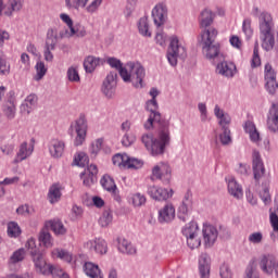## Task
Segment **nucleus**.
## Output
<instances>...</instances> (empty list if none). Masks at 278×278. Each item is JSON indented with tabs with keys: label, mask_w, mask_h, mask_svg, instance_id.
<instances>
[{
	"label": "nucleus",
	"mask_w": 278,
	"mask_h": 278,
	"mask_svg": "<svg viewBox=\"0 0 278 278\" xmlns=\"http://www.w3.org/2000/svg\"><path fill=\"white\" fill-rule=\"evenodd\" d=\"M267 128L273 134L278 131V103H273L267 114Z\"/></svg>",
	"instance_id": "obj_20"
},
{
	"label": "nucleus",
	"mask_w": 278,
	"mask_h": 278,
	"mask_svg": "<svg viewBox=\"0 0 278 278\" xmlns=\"http://www.w3.org/2000/svg\"><path fill=\"white\" fill-rule=\"evenodd\" d=\"M39 242L46 247V249H51L53 247V238L47 229H42L39 233Z\"/></svg>",
	"instance_id": "obj_41"
},
{
	"label": "nucleus",
	"mask_w": 278,
	"mask_h": 278,
	"mask_svg": "<svg viewBox=\"0 0 278 278\" xmlns=\"http://www.w3.org/2000/svg\"><path fill=\"white\" fill-rule=\"evenodd\" d=\"M88 4V0H65V5L70 10H79V8H84Z\"/></svg>",
	"instance_id": "obj_53"
},
{
	"label": "nucleus",
	"mask_w": 278,
	"mask_h": 278,
	"mask_svg": "<svg viewBox=\"0 0 278 278\" xmlns=\"http://www.w3.org/2000/svg\"><path fill=\"white\" fill-rule=\"evenodd\" d=\"M106 64L111 66V68H115V71H118L119 77L122 71H125V66H123V62L116 58H108L106 59Z\"/></svg>",
	"instance_id": "obj_49"
},
{
	"label": "nucleus",
	"mask_w": 278,
	"mask_h": 278,
	"mask_svg": "<svg viewBox=\"0 0 278 278\" xmlns=\"http://www.w3.org/2000/svg\"><path fill=\"white\" fill-rule=\"evenodd\" d=\"M214 12L210 9H204L199 17L200 27L203 29L201 31L200 45L206 60H216L220 55V45L216 42L218 30L210 27L214 23Z\"/></svg>",
	"instance_id": "obj_2"
},
{
	"label": "nucleus",
	"mask_w": 278,
	"mask_h": 278,
	"mask_svg": "<svg viewBox=\"0 0 278 278\" xmlns=\"http://www.w3.org/2000/svg\"><path fill=\"white\" fill-rule=\"evenodd\" d=\"M137 27L141 36H144V38H151V28L149 26V17L147 16L141 17L138 21Z\"/></svg>",
	"instance_id": "obj_33"
},
{
	"label": "nucleus",
	"mask_w": 278,
	"mask_h": 278,
	"mask_svg": "<svg viewBox=\"0 0 278 278\" xmlns=\"http://www.w3.org/2000/svg\"><path fill=\"white\" fill-rule=\"evenodd\" d=\"M52 257H59V260L67 262V264H71V262H73V254H71L66 250L54 249L52 251Z\"/></svg>",
	"instance_id": "obj_42"
},
{
	"label": "nucleus",
	"mask_w": 278,
	"mask_h": 278,
	"mask_svg": "<svg viewBox=\"0 0 278 278\" xmlns=\"http://www.w3.org/2000/svg\"><path fill=\"white\" fill-rule=\"evenodd\" d=\"M67 79L74 84H79L81 78L79 77V71L75 66H71L67 68Z\"/></svg>",
	"instance_id": "obj_48"
},
{
	"label": "nucleus",
	"mask_w": 278,
	"mask_h": 278,
	"mask_svg": "<svg viewBox=\"0 0 278 278\" xmlns=\"http://www.w3.org/2000/svg\"><path fill=\"white\" fill-rule=\"evenodd\" d=\"M74 130L76 134L74 144L75 147H81L86 141V131H88V124H86V119L80 117L76 124L74 125Z\"/></svg>",
	"instance_id": "obj_14"
},
{
	"label": "nucleus",
	"mask_w": 278,
	"mask_h": 278,
	"mask_svg": "<svg viewBox=\"0 0 278 278\" xmlns=\"http://www.w3.org/2000/svg\"><path fill=\"white\" fill-rule=\"evenodd\" d=\"M265 88L269 94H275L278 89L277 79L276 80H265Z\"/></svg>",
	"instance_id": "obj_63"
},
{
	"label": "nucleus",
	"mask_w": 278,
	"mask_h": 278,
	"mask_svg": "<svg viewBox=\"0 0 278 278\" xmlns=\"http://www.w3.org/2000/svg\"><path fill=\"white\" fill-rule=\"evenodd\" d=\"M187 55L188 53L186 51V46L179 41L177 36H172L166 54L167 62L170 64V66H176L178 60H186Z\"/></svg>",
	"instance_id": "obj_5"
},
{
	"label": "nucleus",
	"mask_w": 278,
	"mask_h": 278,
	"mask_svg": "<svg viewBox=\"0 0 278 278\" xmlns=\"http://www.w3.org/2000/svg\"><path fill=\"white\" fill-rule=\"evenodd\" d=\"M10 74V64L8 60L0 58V75H9Z\"/></svg>",
	"instance_id": "obj_64"
},
{
	"label": "nucleus",
	"mask_w": 278,
	"mask_h": 278,
	"mask_svg": "<svg viewBox=\"0 0 278 278\" xmlns=\"http://www.w3.org/2000/svg\"><path fill=\"white\" fill-rule=\"evenodd\" d=\"M84 271H85V275H87V277L103 278V273H101V268H99V265L92 262H86L84 264Z\"/></svg>",
	"instance_id": "obj_28"
},
{
	"label": "nucleus",
	"mask_w": 278,
	"mask_h": 278,
	"mask_svg": "<svg viewBox=\"0 0 278 278\" xmlns=\"http://www.w3.org/2000/svg\"><path fill=\"white\" fill-rule=\"evenodd\" d=\"M219 277L220 278H233V271L231 270V267L227 263H223L219 266Z\"/></svg>",
	"instance_id": "obj_54"
},
{
	"label": "nucleus",
	"mask_w": 278,
	"mask_h": 278,
	"mask_svg": "<svg viewBox=\"0 0 278 278\" xmlns=\"http://www.w3.org/2000/svg\"><path fill=\"white\" fill-rule=\"evenodd\" d=\"M248 242H250V244H262V242H264V233H262V231H254L250 233Z\"/></svg>",
	"instance_id": "obj_52"
},
{
	"label": "nucleus",
	"mask_w": 278,
	"mask_h": 278,
	"mask_svg": "<svg viewBox=\"0 0 278 278\" xmlns=\"http://www.w3.org/2000/svg\"><path fill=\"white\" fill-rule=\"evenodd\" d=\"M114 166L118 168H127V162H129V155L127 154H115L112 159Z\"/></svg>",
	"instance_id": "obj_45"
},
{
	"label": "nucleus",
	"mask_w": 278,
	"mask_h": 278,
	"mask_svg": "<svg viewBox=\"0 0 278 278\" xmlns=\"http://www.w3.org/2000/svg\"><path fill=\"white\" fill-rule=\"evenodd\" d=\"M153 23L156 29L164 27L166 18H168V8L164 3H159L152 9Z\"/></svg>",
	"instance_id": "obj_10"
},
{
	"label": "nucleus",
	"mask_w": 278,
	"mask_h": 278,
	"mask_svg": "<svg viewBox=\"0 0 278 278\" xmlns=\"http://www.w3.org/2000/svg\"><path fill=\"white\" fill-rule=\"evenodd\" d=\"M173 220H175V205L167 203L159 211V222L173 223Z\"/></svg>",
	"instance_id": "obj_23"
},
{
	"label": "nucleus",
	"mask_w": 278,
	"mask_h": 278,
	"mask_svg": "<svg viewBox=\"0 0 278 278\" xmlns=\"http://www.w3.org/2000/svg\"><path fill=\"white\" fill-rule=\"evenodd\" d=\"M252 164L254 179L255 181H260L264 177V174L266 173V168H264V162H262V156L260 155V152H253Z\"/></svg>",
	"instance_id": "obj_19"
},
{
	"label": "nucleus",
	"mask_w": 278,
	"mask_h": 278,
	"mask_svg": "<svg viewBox=\"0 0 278 278\" xmlns=\"http://www.w3.org/2000/svg\"><path fill=\"white\" fill-rule=\"evenodd\" d=\"M244 278H260V271H257V267L254 262L248 265Z\"/></svg>",
	"instance_id": "obj_56"
},
{
	"label": "nucleus",
	"mask_w": 278,
	"mask_h": 278,
	"mask_svg": "<svg viewBox=\"0 0 278 278\" xmlns=\"http://www.w3.org/2000/svg\"><path fill=\"white\" fill-rule=\"evenodd\" d=\"M136 5H138V0H127L126 1V7L124 10V16L126 18L131 17V14L136 12Z\"/></svg>",
	"instance_id": "obj_50"
},
{
	"label": "nucleus",
	"mask_w": 278,
	"mask_h": 278,
	"mask_svg": "<svg viewBox=\"0 0 278 278\" xmlns=\"http://www.w3.org/2000/svg\"><path fill=\"white\" fill-rule=\"evenodd\" d=\"M98 173L99 169L97 168V165H89L86 169V175H88V177L84 178V186H90L91 184H94L97 181Z\"/></svg>",
	"instance_id": "obj_34"
},
{
	"label": "nucleus",
	"mask_w": 278,
	"mask_h": 278,
	"mask_svg": "<svg viewBox=\"0 0 278 278\" xmlns=\"http://www.w3.org/2000/svg\"><path fill=\"white\" fill-rule=\"evenodd\" d=\"M48 225L56 236H64V233H66V228L64 227V224H62L60 219H52L48 222Z\"/></svg>",
	"instance_id": "obj_39"
},
{
	"label": "nucleus",
	"mask_w": 278,
	"mask_h": 278,
	"mask_svg": "<svg viewBox=\"0 0 278 278\" xmlns=\"http://www.w3.org/2000/svg\"><path fill=\"white\" fill-rule=\"evenodd\" d=\"M216 73L229 79L236 75V64L229 61H222L216 66Z\"/></svg>",
	"instance_id": "obj_22"
},
{
	"label": "nucleus",
	"mask_w": 278,
	"mask_h": 278,
	"mask_svg": "<svg viewBox=\"0 0 278 278\" xmlns=\"http://www.w3.org/2000/svg\"><path fill=\"white\" fill-rule=\"evenodd\" d=\"M143 162L138 159H131L128 156V161L126 162V168H142Z\"/></svg>",
	"instance_id": "obj_62"
},
{
	"label": "nucleus",
	"mask_w": 278,
	"mask_h": 278,
	"mask_svg": "<svg viewBox=\"0 0 278 278\" xmlns=\"http://www.w3.org/2000/svg\"><path fill=\"white\" fill-rule=\"evenodd\" d=\"M37 103H38V97H36V94H29L21 105L22 114H31Z\"/></svg>",
	"instance_id": "obj_29"
},
{
	"label": "nucleus",
	"mask_w": 278,
	"mask_h": 278,
	"mask_svg": "<svg viewBox=\"0 0 278 278\" xmlns=\"http://www.w3.org/2000/svg\"><path fill=\"white\" fill-rule=\"evenodd\" d=\"M130 201L135 207H140V206L144 205V203H147V198L142 193H135L130 198Z\"/></svg>",
	"instance_id": "obj_55"
},
{
	"label": "nucleus",
	"mask_w": 278,
	"mask_h": 278,
	"mask_svg": "<svg viewBox=\"0 0 278 278\" xmlns=\"http://www.w3.org/2000/svg\"><path fill=\"white\" fill-rule=\"evenodd\" d=\"M136 142V134L134 132H126L122 138L123 147H131Z\"/></svg>",
	"instance_id": "obj_59"
},
{
	"label": "nucleus",
	"mask_w": 278,
	"mask_h": 278,
	"mask_svg": "<svg viewBox=\"0 0 278 278\" xmlns=\"http://www.w3.org/2000/svg\"><path fill=\"white\" fill-rule=\"evenodd\" d=\"M216 138H218L220 144L227 147L231 144V130L229 127H224L222 128V132L217 135Z\"/></svg>",
	"instance_id": "obj_40"
},
{
	"label": "nucleus",
	"mask_w": 278,
	"mask_h": 278,
	"mask_svg": "<svg viewBox=\"0 0 278 278\" xmlns=\"http://www.w3.org/2000/svg\"><path fill=\"white\" fill-rule=\"evenodd\" d=\"M58 29L55 28H50L47 31V37H46V42L45 46L46 47H58Z\"/></svg>",
	"instance_id": "obj_38"
},
{
	"label": "nucleus",
	"mask_w": 278,
	"mask_h": 278,
	"mask_svg": "<svg viewBox=\"0 0 278 278\" xmlns=\"http://www.w3.org/2000/svg\"><path fill=\"white\" fill-rule=\"evenodd\" d=\"M194 208V202L192 201V193L188 191L180 205L178 206V218L182 220V223H187L190 219V214H192V210Z\"/></svg>",
	"instance_id": "obj_7"
},
{
	"label": "nucleus",
	"mask_w": 278,
	"mask_h": 278,
	"mask_svg": "<svg viewBox=\"0 0 278 278\" xmlns=\"http://www.w3.org/2000/svg\"><path fill=\"white\" fill-rule=\"evenodd\" d=\"M118 74L116 72H110L102 83V94L106 97V99H112L116 92Z\"/></svg>",
	"instance_id": "obj_8"
},
{
	"label": "nucleus",
	"mask_w": 278,
	"mask_h": 278,
	"mask_svg": "<svg viewBox=\"0 0 278 278\" xmlns=\"http://www.w3.org/2000/svg\"><path fill=\"white\" fill-rule=\"evenodd\" d=\"M85 249L97 255H105L108 253V241L103 238H96L85 243Z\"/></svg>",
	"instance_id": "obj_13"
},
{
	"label": "nucleus",
	"mask_w": 278,
	"mask_h": 278,
	"mask_svg": "<svg viewBox=\"0 0 278 278\" xmlns=\"http://www.w3.org/2000/svg\"><path fill=\"white\" fill-rule=\"evenodd\" d=\"M170 177L172 169L168 163L161 162L152 168V178L160 179L163 184H170Z\"/></svg>",
	"instance_id": "obj_9"
},
{
	"label": "nucleus",
	"mask_w": 278,
	"mask_h": 278,
	"mask_svg": "<svg viewBox=\"0 0 278 278\" xmlns=\"http://www.w3.org/2000/svg\"><path fill=\"white\" fill-rule=\"evenodd\" d=\"M182 235L187 238L199 236V224L197 222H190L182 228Z\"/></svg>",
	"instance_id": "obj_37"
},
{
	"label": "nucleus",
	"mask_w": 278,
	"mask_h": 278,
	"mask_svg": "<svg viewBox=\"0 0 278 278\" xmlns=\"http://www.w3.org/2000/svg\"><path fill=\"white\" fill-rule=\"evenodd\" d=\"M243 129L245 134H249L251 142H254L255 144L262 142V137L260 136V130H257L255 123L252 121H247Z\"/></svg>",
	"instance_id": "obj_24"
},
{
	"label": "nucleus",
	"mask_w": 278,
	"mask_h": 278,
	"mask_svg": "<svg viewBox=\"0 0 278 278\" xmlns=\"http://www.w3.org/2000/svg\"><path fill=\"white\" fill-rule=\"evenodd\" d=\"M20 62H21V65H20L21 71H29L30 62H29L28 53H22Z\"/></svg>",
	"instance_id": "obj_61"
},
{
	"label": "nucleus",
	"mask_w": 278,
	"mask_h": 278,
	"mask_svg": "<svg viewBox=\"0 0 278 278\" xmlns=\"http://www.w3.org/2000/svg\"><path fill=\"white\" fill-rule=\"evenodd\" d=\"M62 199V185L54 184L50 187L48 192V201L50 203H58Z\"/></svg>",
	"instance_id": "obj_30"
},
{
	"label": "nucleus",
	"mask_w": 278,
	"mask_h": 278,
	"mask_svg": "<svg viewBox=\"0 0 278 278\" xmlns=\"http://www.w3.org/2000/svg\"><path fill=\"white\" fill-rule=\"evenodd\" d=\"M112 213L110 211H104L99 219V225H101V227H108L112 224Z\"/></svg>",
	"instance_id": "obj_58"
},
{
	"label": "nucleus",
	"mask_w": 278,
	"mask_h": 278,
	"mask_svg": "<svg viewBox=\"0 0 278 278\" xmlns=\"http://www.w3.org/2000/svg\"><path fill=\"white\" fill-rule=\"evenodd\" d=\"M36 75L34 77L35 81H40L42 77L47 75V66H45V62L39 61L36 63Z\"/></svg>",
	"instance_id": "obj_47"
},
{
	"label": "nucleus",
	"mask_w": 278,
	"mask_h": 278,
	"mask_svg": "<svg viewBox=\"0 0 278 278\" xmlns=\"http://www.w3.org/2000/svg\"><path fill=\"white\" fill-rule=\"evenodd\" d=\"M198 270L200 278H210L212 270V258L207 253H202L198 261Z\"/></svg>",
	"instance_id": "obj_15"
},
{
	"label": "nucleus",
	"mask_w": 278,
	"mask_h": 278,
	"mask_svg": "<svg viewBox=\"0 0 278 278\" xmlns=\"http://www.w3.org/2000/svg\"><path fill=\"white\" fill-rule=\"evenodd\" d=\"M105 62L101 58H97L94 55H89L84 61V68L86 73H94L97 70V66H101Z\"/></svg>",
	"instance_id": "obj_25"
},
{
	"label": "nucleus",
	"mask_w": 278,
	"mask_h": 278,
	"mask_svg": "<svg viewBox=\"0 0 278 278\" xmlns=\"http://www.w3.org/2000/svg\"><path fill=\"white\" fill-rule=\"evenodd\" d=\"M214 115L218 119V125L222 128L229 127L231 123V116H229L218 104L214 108Z\"/></svg>",
	"instance_id": "obj_26"
},
{
	"label": "nucleus",
	"mask_w": 278,
	"mask_h": 278,
	"mask_svg": "<svg viewBox=\"0 0 278 278\" xmlns=\"http://www.w3.org/2000/svg\"><path fill=\"white\" fill-rule=\"evenodd\" d=\"M35 268L41 275H52L53 278H70L68 274L64 273V270L60 267H55L47 261L40 260V255L35 257Z\"/></svg>",
	"instance_id": "obj_6"
},
{
	"label": "nucleus",
	"mask_w": 278,
	"mask_h": 278,
	"mask_svg": "<svg viewBox=\"0 0 278 278\" xmlns=\"http://www.w3.org/2000/svg\"><path fill=\"white\" fill-rule=\"evenodd\" d=\"M25 247L28 251H30V255L33 257V262L35 265H36V257H38V255L40 256V260L45 262V256L42 255V252H40V250L36 248V239L34 238L28 239Z\"/></svg>",
	"instance_id": "obj_31"
},
{
	"label": "nucleus",
	"mask_w": 278,
	"mask_h": 278,
	"mask_svg": "<svg viewBox=\"0 0 278 278\" xmlns=\"http://www.w3.org/2000/svg\"><path fill=\"white\" fill-rule=\"evenodd\" d=\"M66 148V143L60 139H51L48 149L51 157L55 160L62 157L64 155V149Z\"/></svg>",
	"instance_id": "obj_21"
},
{
	"label": "nucleus",
	"mask_w": 278,
	"mask_h": 278,
	"mask_svg": "<svg viewBox=\"0 0 278 278\" xmlns=\"http://www.w3.org/2000/svg\"><path fill=\"white\" fill-rule=\"evenodd\" d=\"M64 36H67V38H73V36H77V38H84L86 36V28L83 26H73L72 29L68 31L66 30L64 33H60V38H64Z\"/></svg>",
	"instance_id": "obj_36"
},
{
	"label": "nucleus",
	"mask_w": 278,
	"mask_h": 278,
	"mask_svg": "<svg viewBox=\"0 0 278 278\" xmlns=\"http://www.w3.org/2000/svg\"><path fill=\"white\" fill-rule=\"evenodd\" d=\"M75 166H86L88 164V155L85 152H78L74 155Z\"/></svg>",
	"instance_id": "obj_57"
},
{
	"label": "nucleus",
	"mask_w": 278,
	"mask_h": 278,
	"mask_svg": "<svg viewBox=\"0 0 278 278\" xmlns=\"http://www.w3.org/2000/svg\"><path fill=\"white\" fill-rule=\"evenodd\" d=\"M117 249L121 253H125L126 255H134V253H136V248L126 239L117 238Z\"/></svg>",
	"instance_id": "obj_32"
},
{
	"label": "nucleus",
	"mask_w": 278,
	"mask_h": 278,
	"mask_svg": "<svg viewBox=\"0 0 278 278\" xmlns=\"http://www.w3.org/2000/svg\"><path fill=\"white\" fill-rule=\"evenodd\" d=\"M265 81L276 80L277 79V73H275V70H273V65L267 63L265 65Z\"/></svg>",
	"instance_id": "obj_60"
},
{
	"label": "nucleus",
	"mask_w": 278,
	"mask_h": 278,
	"mask_svg": "<svg viewBox=\"0 0 278 278\" xmlns=\"http://www.w3.org/2000/svg\"><path fill=\"white\" fill-rule=\"evenodd\" d=\"M101 149H103V138L93 140L89 146V153L91 157H97L101 152Z\"/></svg>",
	"instance_id": "obj_44"
},
{
	"label": "nucleus",
	"mask_w": 278,
	"mask_h": 278,
	"mask_svg": "<svg viewBox=\"0 0 278 278\" xmlns=\"http://www.w3.org/2000/svg\"><path fill=\"white\" fill-rule=\"evenodd\" d=\"M227 184L229 194H231V197H233L235 199H242L244 192L242 190V186L238 184L236 178H228Z\"/></svg>",
	"instance_id": "obj_27"
},
{
	"label": "nucleus",
	"mask_w": 278,
	"mask_h": 278,
	"mask_svg": "<svg viewBox=\"0 0 278 278\" xmlns=\"http://www.w3.org/2000/svg\"><path fill=\"white\" fill-rule=\"evenodd\" d=\"M16 93L14 91H9L7 94V102L3 104V113L10 119L14 118L16 115Z\"/></svg>",
	"instance_id": "obj_16"
},
{
	"label": "nucleus",
	"mask_w": 278,
	"mask_h": 278,
	"mask_svg": "<svg viewBox=\"0 0 278 278\" xmlns=\"http://www.w3.org/2000/svg\"><path fill=\"white\" fill-rule=\"evenodd\" d=\"M31 153H34V144L26 141L22 142L18 147L13 164H21V162L30 157Z\"/></svg>",
	"instance_id": "obj_17"
},
{
	"label": "nucleus",
	"mask_w": 278,
	"mask_h": 278,
	"mask_svg": "<svg viewBox=\"0 0 278 278\" xmlns=\"http://www.w3.org/2000/svg\"><path fill=\"white\" fill-rule=\"evenodd\" d=\"M121 77L125 84H131L134 88H144V77L147 70L139 62H128L121 72Z\"/></svg>",
	"instance_id": "obj_4"
},
{
	"label": "nucleus",
	"mask_w": 278,
	"mask_h": 278,
	"mask_svg": "<svg viewBox=\"0 0 278 278\" xmlns=\"http://www.w3.org/2000/svg\"><path fill=\"white\" fill-rule=\"evenodd\" d=\"M275 22L268 12L261 13L258 17V38L264 51L275 49Z\"/></svg>",
	"instance_id": "obj_3"
},
{
	"label": "nucleus",
	"mask_w": 278,
	"mask_h": 278,
	"mask_svg": "<svg viewBox=\"0 0 278 278\" xmlns=\"http://www.w3.org/2000/svg\"><path fill=\"white\" fill-rule=\"evenodd\" d=\"M203 242L206 249H211L218 240V228L212 224H204L202 228Z\"/></svg>",
	"instance_id": "obj_12"
},
{
	"label": "nucleus",
	"mask_w": 278,
	"mask_h": 278,
	"mask_svg": "<svg viewBox=\"0 0 278 278\" xmlns=\"http://www.w3.org/2000/svg\"><path fill=\"white\" fill-rule=\"evenodd\" d=\"M242 31H243L247 40H251L253 38V27H251V18H245L243 21Z\"/></svg>",
	"instance_id": "obj_51"
},
{
	"label": "nucleus",
	"mask_w": 278,
	"mask_h": 278,
	"mask_svg": "<svg viewBox=\"0 0 278 278\" xmlns=\"http://www.w3.org/2000/svg\"><path fill=\"white\" fill-rule=\"evenodd\" d=\"M148 194L154 201H168V199L173 198V194H175V192L173 191V189H166L160 186L152 185L148 187Z\"/></svg>",
	"instance_id": "obj_11"
},
{
	"label": "nucleus",
	"mask_w": 278,
	"mask_h": 278,
	"mask_svg": "<svg viewBox=\"0 0 278 278\" xmlns=\"http://www.w3.org/2000/svg\"><path fill=\"white\" fill-rule=\"evenodd\" d=\"M157 100L151 99L147 102V111L150 115L147 122L143 124L144 129H153V125H157V137H153L151 134H143L141 136V142L146 147L147 151L154 157L157 155H164L166 147L170 144V129L169 124L162 118V114L157 112Z\"/></svg>",
	"instance_id": "obj_1"
},
{
	"label": "nucleus",
	"mask_w": 278,
	"mask_h": 278,
	"mask_svg": "<svg viewBox=\"0 0 278 278\" xmlns=\"http://www.w3.org/2000/svg\"><path fill=\"white\" fill-rule=\"evenodd\" d=\"M257 66H262V59L260 58V43L256 41L251 60V68H257Z\"/></svg>",
	"instance_id": "obj_46"
},
{
	"label": "nucleus",
	"mask_w": 278,
	"mask_h": 278,
	"mask_svg": "<svg viewBox=\"0 0 278 278\" xmlns=\"http://www.w3.org/2000/svg\"><path fill=\"white\" fill-rule=\"evenodd\" d=\"M21 233H23V230L21 229V226H18V223L9 222L7 224V236L9 238H21Z\"/></svg>",
	"instance_id": "obj_35"
},
{
	"label": "nucleus",
	"mask_w": 278,
	"mask_h": 278,
	"mask_svg": "<svg viewBox=\"0 0 278 278\" xmlns=\"http://www.w3.org/2000/svg\"><path fill=\"white\" fill-rule=\"evenodd\" d=\"M26 255L27 251H25L24 248H20L12 253V255L9 258V262L10 264H20V262H23V260H25Z\"/></svg>",
	"instance_id": "obj_43"
},
{
	"label": "nucleus",
	"mask_w": 278,
	"mask_h": 278,
	"mask_svg": "<svg viewBox=\"0 0 278 278\" xmlns=\"http://www.w3.org/2000/svg\"><path fill=\"white\" fill-rule=\"evenodd\" d=\"M100 184L102 186V188H104V190H106L108 192H111V194H113V199L117 202L121 201V195L118 194V188L116 187V182H114V178H112V176L110 175H104L101 180Z\"/></svg>",
	"instance_id": "obj_18"
}]
</instances>
